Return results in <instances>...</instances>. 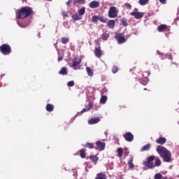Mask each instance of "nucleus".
Returning a JSON list of instances; mask_svg holds the SVG:
<instances>
[{"label": "nucleus", "mask_w": 179, "mask_h": 179, "mask_svg": "<svg viewBox=\"0 0 179 179\" xmlns=\"http://www.w3.org/2000/svg\"><path fill=\"white\" fill-rule=\"evenodd\" d=\"M62 43L63 44H66V43H69V38H62Z\"/></svg>", "instance_id": "c9c22d12"}, {"label": "nucleus", "mask_w": 179, "mask_h": 179, "mask_svg": "<svg viewBox=\"0 0 179 179\" xmlns=\"http://www.w3.org/2000/svg\"><path fill=\"white\" fill-rule=\"evenodd\" d=\"M124 138L127 142H132L134 141V135H132L131 132L126 133L124 135Z\"/></svg>", "instance_id": "0eeeda50"}, {"label": "nucleus", "mask_w": 179, "mask_h": 179, "mask_svg": "<svg viewBox=\"0 0 179 179\" xmlns=\"http://www.w3.org/2000/svg\"><path fill=\"white\" fill-rule=\"evenodd\" d=\"M162 5H166L167 3V0H159Z\"/></svg>", "instance_id": "a19ab883"}, {"label": "nucleus", "mask_w": 179, "mask_h": 179, "mask_svg": "<svg viewBox=\"0 0 179 179\" xmlns=\"http://www.w3.org/2000/svg\"><path fill=\"white\" fill-rule=\"evenodd\" d=\"M46 110L47 111L51 112L52 110H54V106L52 104L48 103L46 106Z\"/></svg>", "instance_id": "bb28decb"}, {"label": "nucleus", "mask_w": 179, "mask_h": 179, "mask_svg": "<svg viewBox=\"0 0 179 179\" xmlns=\"http://www.w3.org/2000/svg\"><path fill=\"white\" fill-rule=\"evenodd\" d=\"M72 19L73 20H82V17L78 14H73L72 16H71Z\"/></svg>", "instance_id": "412c9836"}, {"label": "nucleus", "mask_w": 179, "mask_h": 179, "mask_svg": "<svg viewBox=\"0 0 179 179\" xmlns=\"http://www.w3.org/2000/svg\"><path fill=\"white\" fill-rule=\"evenodd\" d=\"M99 17L96 15H94L92 17V22L93 23H97V22L99 21Z\"/></svg>", "instance_id": "f704fd0d"}, {"label": "nucleus", "mask_w": 179, "mask_h": 179, "mask_svg": "<svg viewBox=\"0 0 179 179\" xmlns=\"http://www.w3.org/2000/svg\"><path fill=\"white\" fill-rule=\"evenodd\" d=\"M103 40H107L110 37V34H103L101 35Z\"/></svg>", "instance_id": "2f4dec72"}, {"label": "nucleus", "mask_w": 179, "mask_h": 179, "mask_svg": "<svg viewBox=\"0 0 179 179\" xmlns=\"http://www.w3.org/2000/svg\"><path fill=\"white\" fill-rule=\"evenodd\" d=\"M80 64V59H74L73 60V65H72V68L76 71V69H78V65H79Z\"/></svg>", "instance_id": "9b49d317"}, {"label": "nucleus", "mask_w": 179, "mask_h": 179, "mask_svg": "<svg viewBox=\"0 0 179 179\" xmlns=\"http://www.w3.org/2000/svg\"><path fill=\"white\" fill-rule=\"evenodd\" d=\"M96 145L99 150H104L106 143L101 141H96Z\"/></svg>", "instance_id": "1a4fd4ad"}, {"label": "nucleus", "mask_w": 179, "mask_h": 179, "mask_svg": "<svg viewBox=\"0 0 179 179\" xmlns=\"http://www.w3.org/2000/svg\"><path fill=\"white\" fill-rule=\"evenodd\" d=\"M131 16H134L135 19H142L145 16V13L143 12H131L130 13Z\"/></svg>", "instance_id": "423d86ee"}, {"label": "nucleus", "mask_w": 179, "mask_h": 179, "mask_svg": "<svg viewBox=\"0 0 179 179\" xmlns=\"http://www.w3.org/2000/svg\"><path fill=\"white\" fill-rule=\"evenodd\" d=\"M166 140L165 138H160L156 141L157 143L159 145H164L166 143Z\"/></svg>", "instance_id": "6ab92c4d"}, {"label": "nucleus", "mask_w": 179, "mask_h": 179, "mask_svg": "<svg viewBox=\"0 0 179 179\" xmlns=\"http://www.w3.org/2000/svg\"><path fill=\"white\" fill-rule=\"evenodd\" d=\"M100 22H101L102 23H107V19L104 17H101L99 18Z\"/></svg>", "instance_id": "4c0bfd02"}, {"label": "nucleus", "mask_w": 179, "mask_h": 179, "mask_svg": "<svg viewBox=\"0 0 179 179\" xmlns=\"http://www.w3.org/2000/svg\"><path fill=\"white\" fill-rule=\"evenodd\" d=\"M100 6V3L97 1H93L90 3V8L91 9H96V8H99Z\"/></svg>", "instance_id": "9d476101"}, {"label": "nucleus", "mask_w": 179, "mask_h": 179, "mask_svg": "<svg viewBox=\"0 0 179 179\" xmlns=\"http://www.w3.org/2000/svg\"><path fill=\"white\" fill-rule=\"evenodd\" d=\"M94 53L97 58H100V57H101V48L100 47L96 48Z\"/></svg>", "instance_id": "4468645a"}, {"label": "nucleus", "mask_w": 179, "mask_h": 179, "mask_svg": "<svg viewBox=\"0 0 179 179\" xmlns=\"http://www.w3.org/2000/svg\"><path fill=\"white\" fill-rule=\"evenodd\" d=\"M163 178V175H162V173H156L154 176V179H162Z\"/></svg>", "instance_id": "c756f323"}, {"label": "nucleus", "mask_w": 179, "mask_h": 179, "mask_svg": "<svg viewBox=\"0 0 179 179\" xmlns=\"http://www.w3.org/2000/svg\"><path fill=\"white\" fill-rule=\"evenodd\" d=\"M161 164L162 161L160 159L156 158L153 155L148 157L147 161L144 162V166L148 169H155V167H159Z\"/></svg>", "instance_id": "f257e3e1"}, {"label": "nucleus", "mask_w": 179, "mask_h": 179, "mask_svg": "<svg viewBox=\"0 0 179 179\" xmlns=\"http://www.w3.org/2000/svg\"><path fill=\"white\" fill-rule=\"evenodd\" d=\"M117 153H118L119 157H122V154L124 153L122 148H117Z\"/></svg>", "instance_id": "7c9ffc66"}, {"label": "nucleus", "mask_w": 179, "mask_h": 179, "mask_svg": "<svg viewBox=\"0 0 179 179\" xmlns=\"http://www.w3.org/2000/svg\"><path fill=\"white\" fill-rule=\"evenodd\" d=\"M106 101H107V96L103 95V96L101 97L100 103H101V104H106Z\"/></svg>", "instance_id": "5701e85b"}, {"label": "nucleus", "mask_w": 179, "mask_h": 179, "mask_svg": "<svg viewBox=\"0 0 179 179\" xmlns=\"http://www.w3.org/2000/svg\"><path fill=\"white\" fill-rule=\"evenodd\" d=\"M31 12L32 10L30 8V7H23L19 11L18 15H17V18L24 19L25 17L30 16V15H31Z\"/></svg>", "instance_id": "7ed1b4c3"}, {"label": "nucleus", "mask_w": 179, "mask_h": 179, "mask_svg": "<svg viewBox=\"0 0 179 179\" xmlns=\"http://www.w3.org/2000/svg\"><path fill=\"white\" fill-rule=\"evenodd\" d=\"M85 0H73L74 5L76 3H79V5H85Z\"/></svg>", "instance_id": "cd10ccee"}, {"label": "nucleus", "mask_w": 179, "mask_h": 179, "mask_svg": "<svg viewBox=\"0 0 179 179\" xmlns=\"http://www.w3.org/2000/svg\"><path fill=\"white\" fill-rule=\"evenodd\" d=\"M128 164L130 169H134V167H135V165H134V157H131L129 158V160L128 161Z\"/></svg>", "instance_id": "f3484780"}, {"label": "nucleus", "mask_w": 179, "mask_h": 179, "mask_svg": "<svg viewBox=\"0 0 179 179\" xmlns=\"http://www.w3.org/2000/svg\"><path fill=\"white\" fill-rule=\"evenodd\" d=\"M18 23V26H20V27H26V25H21L20 23Z\"/></svg>", "instance_id": "49530a36"}, {"label": "nucleus", "mask_w": 179, "mask_h": 179, "mask_svg": "<svg viewBox=\"0 0 179 179\" xmlns=\"http://www.w3.org/2000/svg\"><path fill=\"white\" fill-rule=\"evenodd\" d=\"M0 51L4 55H8V54H10L12 49L10 48V46L9 45L3 44L0 46Z\"/></svg>", "instance_id": "20e7f679"}, {"label": "nucleus", "mask_w": 179, "mask_h": 179, "mask_svg": "<svg viewBox=\"0 0 179 179\" xmlns=\"http://www.w3.org/2000/svg\"><path fill=\"white\" fill-rule=\"evenodd\" d=\"M125 7L127 8V9H132V6L128 3H125Z\"/></svg>", "instance_id": "ea45409f"}, {"label": "nucleus", "mask_w": 179, "mask_h": 179, "mask_svg": "<svg viewBox=\"0 0 179 179\" xmlns=\"http://www.w3.org/2000/svg\"><path fill=\"white\" fill-rule=\"evenodd\" d=\"M67 86L69 87H73V86H75V82L73 80H71V81H69L68 83H67Z\"/></svg>", "instance_id": "473e14b6"}, {"label": "nucleus", "mask_w": 179, "mask_h": 179, "mask_svg": "<svg viewBox=\"0 0 179 179\" xmlns=\"http://www.w3.org/2000/svg\"><path fill=\"white\" fill-rule=\"evenodd\" d=\"M85 148H89V149H93V144L88 143L85 145Z\"/></svg>", "instance_id": "58836bf2"}, {"label": "nucleus", "mask_w": 179, "mask_h": 179, "mask_svg": "<svg viewBox=\"0 0 179 179\" xmlns=\"http://www.w3.org/2000/svg\"><path fill=\"white\" fill-rule=\"evenodd\" d=\"M87 73L89 76H93V70L90 69V67H86Z\"/></svg>", "instance_id": "a878e982"}, {"label": "nucleus", "mask_w": 179, "mask_h": 179, "mask_svg": "<svg viewBox=\"0 0 179 179\" xmlns=\"http://www.w3.org/2000/svg\"><path fill=\"white\" fill-rule=\"evenodd\" d=\"M122 25L123 26H128V24H127V21H122Z\"/></svg>", "instance_id": "c03bdc74"}, {"label": "nucleus", "mask_w": 179, "mask_h": 179, "mask_svg": "<svg viewBox=\"0 0 179 179\" xmlns=\"http://www.w3.org/2000/svg\"><path fill=\"white\" fill-rule=\"evenodd\" d=\"M62 59H64V57H60V56H59V57H58V61H62Z\"/></svg>", "instance_id": "a18cd8bd"}, {"label": "nucleus", "mask_w": 179, "mask_h": 179, "mask_svg": "<svg viewBox=\"0 0 179 179\" xmlns=\"http://www.w3.org/2000/svg\"><path fill=\"white\" fill-rule=\"evenodd\" d=\"M150 149V144H147L141 148V152H145L146 150H149Z\"/></svg>", "instance_id": "393cba45"}, {"label": "nucleus", "mask_w": 179, "mask_h": 179, "mask_svg": "<svg viewBox=\"0 0 179 179\" xmlns=\"http://www.w3.org/2000/svg\"><path fill=\"white\" fill-rule=\"evenodd\" d=\"M116 38H117V41L119 44H122V43H125V37L122 34H117L116 35Z\"/></svg>", "instance_id": "6e6552de"}, {"label": "nucleus", "mask_w": 179, "mask_h": 179, "mask_svg": "<svg viewBox=\"0 0 179 179\" xmlns=\"http://www.w3.org/2000/svg\"><path fill=\"white\" fill-rule=\"evenodd\" d=\"M108 16L112 19L118 16V10L116 7L112 6L109 8Z\"/></svg>", "instance_id": "39448f33"}, {"label": "nucleus", "mask_w": 179, "mask_h": 179, "mask_svg": "<svg viewBox=\"0 0 179 179\" xmlns=\"http://www.w3.org/2000/svg\"><path fill=\"white\" fill-rule=\"evenodd\" d=\"M85 12H86V8L85 7H83L78 10V15L82 17L83 16V15H85Z\"/></svg>", "instance_id": "4be33fe9"}, {"label": "nucleus", "mask_w": 179, "mask_h": 179, "mask_svg": "<svg viewBox=\"0 0 179 179\" xmlns=\"http://www.w3.org/2000/svg\"><path fill=\"white\" fill-rule=\"evenodd\" d=\"M71 3H72V0H69L66 3L67 6H71Z\"/></svg>", "instance_id": "79ce46f5"}, {"label": "nucleus", "mask_w": 179, "mask_h": 179, "mask_svg": "<svg viewBox=\"0 0 179 179\" xmlns=\"http://www.w3.org/2000/svg\"><path fill=\"white\" fill-rule=\"evenodd\" d=\"M59 73H60V75H66V73H68V71L66 70V68L63 67L60 71L59 72Z\"/></svg>", "instance_id": "c85d7f7f"}, {"label": "nucleus", "mask_w": 179, "mask_h": 179, "mask_svg": "<svg viewBox=\"0 0 179 179\" xmlns=\"http://www.w3.org/2000/svg\"><path fill=\"white\" fill-rule=\"evenodd\" d=\"M62 16H64L65 17H68V13L65 11L62 12Z\"/></svg>", "instance_id": "37998d69"}, {"label": "nucleus", "mask_w": 179, "mask_h": 179, "mask_svg": "<svg viewBox=\"0 0 179 179\" xmlns=\"http://www.w3.org/2000/svg\"><path fill=\"white\" fill-rule=\"evenodd\" d=\"M149 0H138L139 5L141 6H145V5H148Z\"/></svg>", "instance_id": "b1692460"}, {"label": "nucleus", "mask_w": 179, "mask_h": 179, "mask_svg": "<svg viewBox=\"0 0 179 179\" xmlns=\"http://www.w3.org/2000/svg\"><path fill=\"white\" fill-rule=\"evenodd\" d=\"M92 107H93V104L92 103V102H90V103H88V108H83V109L81 110L80 113H81V114H83V113H86V111H89V110H90V108H92Z\"/></svg>", "instance_id": "dca6fc26"}, {"label": "nucleus", "mask_w": 179, "mask_h": 179, "mask_svg": "<svg viewBox=\"0 0 179 179\" xmlns=\"http://www.w3.org/2000/svg\"><path fill=\"white\" fill-rule=\"evenodd\" d=\"M95 43H96V44H99V40H96V41H95Z\"/></svg>", "instance_id": "09e8293b"}, {"label": "nucleus", "mask_w": 179, "mask_h": 179, "mask_svg": "<svg viewBox=\"0 0 179 179\" xmlns=\"http://www.w3.org/2000/svg\"><path fill=\"white\" fill-rule=\"evenodd\" d=\"M157 152L163 159L164 162H166L167 163L171 162V154L167 149H166V148L159 145L157 147Z\"/></svg>", "instance_id": "f03ea898"}, {"label": "nucleus", "mask_w": 179, "mask_h": 179, "mask_svg": "<svg viewBox=\"0 0 179 179\" xmlns=\"http://www.w3.org/2000/svg\"><path fill=\"white\" fill-rule=\"evenodd\" d=\"M138 8H134V12H138Z\"/></svg>", "instance_id": "de8ad7c7"}, {"label": "nucleus", "mask_w": 179, "mask_h": 179, "mask_svg": "<svg viewBox=\"0 0 179 179\" xmlns=\"http://www.w3.org/2000/svg\"><path fill=\"white\" fill-rule=\"evenodd\" d=\"M158 54H159V51H157Z\"/></svg>", "instance_id": "603ef678"}, {"label": "nucleus", "mask_w": 179, "mask_h": 179, "mask_svg": "<svg viewBox=\"0 0 179 179\" xmlns=\"http://www.w3.org/2000/svg\"><path fill=\"white\" fill-rule=\"evenodd\" d=\"M48 1H51V0H48Z\"/></svg>", "instance_id": "864d4df0"}, {"label": "nucleus", "mask_w": 179, "mask_h": 179, "mask_svg": "<svg viewBox=\"0 0 179 179\" xmlns=\"http://www.w3.org/2000/svg\"><path fill=\"white\" fill-rule=\"evenodd\" d=\"M90 160H92V162L94 163V164H96L97 162H99V157H97V156H95V155H91L90 157Z\"/></svg>", "instance_id": "aec40b11"}, {"label": "nucleus", "mask_w": 179, "mask_h": 179, "mask_svg": "<svg viewBox=\"0 0 179 179\" xmlns=\"http://www.w3.org/2000/svg\"><path fill=\"white\" fill-rule=\"evenodd\" d=\"M96 179H107V176L103 173H97Z\"/></svg>", "instance_id": "a211bd4d"}, {"label": "nucleus", "mask_w": 179, "mask_h": 179, "mask_svg": "<svg viewBox=\"0 0 179 179\" xmlns=\"http://www.w3.org/2000/svg\"><path fill=\"white\" fill-rule=\"evenodd\" d=\"M162 179H169V178H167V177H164V178H162Z\"/></svg>", "instance_id": "8fccbe9b"}, {"label": "nucleus", "mask_w": 179, "mask_h": 179, "mask_svg": "<svg viewBox=\"0 0 179 179\" xmlns=\"http://www.w3.org/2000/svg\"><path fill=\"white\" fill-rule=\"evenodd\" d=\"M80 154L82 159H85V157H86V153L85 152V150H81L80 151Z\"/></svg>", "instance_id": "72a5a7b5"}, {"label": "nucleus", "mask_w": 179, "mask_h": 179, "mask_svg": "<svg viewBox=\"0 0 179 179\" xmlns=\"http://www.w3.org/2000/svg\"><path fill=\"white\" fill-rule=\"evenodd\" d=\"M157 30L159 32L162 31H166V30H167V25L166 24H161L157 27Z\"/></svg>", "instance_id": "2eb2a0df"}, {"label": "nucleus", "mask_w": 179, "mask_h": 179, "mask_svg": "<svg viewBox=\"0 0 179 179\" xmlns=\"http://www.w3.org/2000/svg\"><path fill=\"white\" fill-rule=\"evenodd\" d=\"M112 72L113 73H117V72H118V67H117V66H114L112 69Z\"/></svg>", "instance_id": "e433bc0d"}, {"label": "nucleus", "mask_w": 179, "mask_h": 179, "mask_svg": "<svg viewBox=\"0 0 179 179\" xmlns=\"http://www.w3.org/2000/svg\"><path fill=\"white\" fill-rule=\"evenodd\" d=\"M100 122V118L99 117H93L88 120V124L90 125H93L94 124H97V122Z\"/></svg>", "instance_id": "f8f14e48"}, {"label": "nucleus", "mask_w": 179, "mask_h": 179, "mask_svg": "<svg viewBox=\"0 0 179 179\" xmlns=\"http://www.w3.org/2000/svg\"><path fill=\"white\" fill-rule=\"evenodd\" d=\"M168 179H171V178H168Z\"/></svg>", "instance_id": "5fc2aeb1"}, {"label": "nucleus", "mask_w": 179, "mask_h": 179, "mask_svg": "<svg viewBox=\"0 0 179 179\" xmlns=\"http://www.w3.org/2000/svg\"><path fill=\"white\" fill-rule=\"evenodd\" d=\"M144 90H146V88H144Z\"/></svg>", "instance_id": "3c124183"}, {"label": "nucleus", "mask_w": 179, "mask_h": 179, "mask_svg": "<svg viewBox=\"0 0 179 179\" xmlns=\"http://www.w3.org/2000/svg\"><path fill=\"white\" fill-rule=\"evenodd\" d=\"M107 26L109 29H114L115 27V21L114 20H110L107 23Z\"/></svg>", "instance_id": "ddd939ff"}]
</instances>
